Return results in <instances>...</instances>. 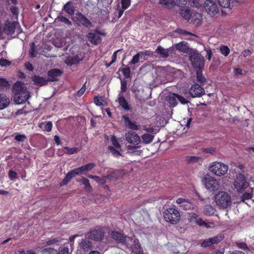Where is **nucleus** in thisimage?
Masks as SVG:
<instances>
[{"instance_id": "423d86ee", "label": "nucleus", "mask_w": 254, "mask_h": 254, "mask_svg": "<svg viewBox=\"0 0 254 254\" xmlns=\"http://www.w3.org/2000/svg\"><path fill=\"white\" fill-rule=\"evenodd\" d=\"M228 166L224 163L215 162L209 167V170L215 175L222 176L225 175L228 171Z\"/></svg>"}, {"instance_id": "f257e3e1", "label": "nucleus", "mask_w": 254, "mask_h": 254, "mask_svg": "<svg viewBox=\"0 0 254 254\" xmlns=\"http://www.w3.org/2000/svg\"><path fill=\"white\" fill-rule=\"evenodd\" d=\"M215 201L220 207L226 209L231 206L232 200L230 195L226 192L221 191L215 196Z\"/></svg>"}, {"instance_id": "bf43d9fd", "label": "nucleus", "mask_w": 254, "mask_h": 254, "mask_svg": "<svg viewBox=\"0 0 254 254\" xmlns=\"http://www.w3.org/2000/svg\"><path fill=\"white\" fill-rule=\"evenodd\" d=\"M11 64V62L6 59L3 58L0 59V65L2 66H9Z\"/></svg>"}, {"instance_id": "a211bd4d", "label": "nucleus", "mask_w": 254, "mask_h": 254, "mask_svg": "<svg viewBox=\"0 0 254 254\" xmlns=\"http://www.w3.org/2000/svg\"><path fill=\"white\" fill-rule=\"evenodd\" d=\"M86 239H82L79 243L80 250L85 253L89 252L93 248L92 243Z\"/></svg>"}, {"instance_id": "0e129e2a", "label": "nucleus", "mask_w": 254, "mask_h": 254, "mask_svg": "<svg viewBox=\"0 0 254 254\" xmlns=\"http://www.w3.org/2000/svg\"><path fill=\"white\" fill-rule=\"evenodd\" d=\"M175 95L177 96V100H179L182 104H186L188 103V101L184 97L177 94H175Z\"/></svg>"}, {"instance_id": "9b49d317", "label": "nucleus", "mask_w": 254, "mask_h": 254, "mask_svg": "<svg viewBox=\"0 0 254 254\" xmlns=\"http://www.w3.org/2000/svg\"><path fill=\"white\" fill-rule=\"evenodd\" d=\"M189 92L192 98L200 97L205 94L204 88L197 83L191 85Z\"/></svg>"}, {"instance_id": "09e8293b", "label": "nucleus", "mask_w": 254, "mask_h": 254, "mask_svg": "<svg viewBox=\"0 0 254 254\" xmlns=\"http://www.w3.org/2000/svg\"><path fill=\"white\" fill-rule=\"evenodd\" d=\"M26 139L27 137L24 134L17 133L14 137V139L20 142H24Z\"/></svg>"}, {"instance_id": "9d476101", "label": "nucleus", "mask_w": 254, "mask_h": 254, "mask_svg": "<svg viewBox=\"0 0 254 254\" xmlns=\"http://www.w3.org/2000/svg\"><path fill=\"white\" fill-rule=\"evenodd\" d=\"M192 66L196 69H202L204 64V59L200 54L194 53L190 56Z\"/></svg>"}, {"instance_id": "4468645a", "label": "nucleus", "mask_w": 254, "mask_h": 254, "mask_svg": "<svg viewBox=\"0 0 254 254\" xmlns=\"http://www.w3.org/2000/svg\"><path fill=\"white\" fill-rule=\"evenodd\" d=\"M111 238L116 241L118 243L124 244L125 246L127 242V239L129 237L125 236L122 233L117 231H112L111 234Z\"/></svg>"}, {"instance_id": "3c124183", "label": "nucleus", "mask_w": 254, "mask_h": 254, "mask_svg": "<svg viewBox=\"0 0 254 254\" xmlns=\"http://www.w3.org/2000/svg\"><path fill=\"white\" fill-rule=\"evenodd\" d=\"M219 5L224 8H228L230 6V0H217Z\"/></svg>"}, {"instance_id": "5701e85b", "label": "nucleus", "mask_w": 254, "mask_h": 254, "mask_svg": "<svg viewBox=\"0 0 254 254\" xmlns=\"http://www.w3.org/2000/svg\"><path fill=\"white\" fill-rule=\"evenodd\" d=\"M32 81L35 85L42 86L48 84V80L42 76L34 75L32 77Z\"/></svg>"}, {"instance_id": "49530a36", "label": "nucleus", "mask_w": 254, "mask_h": 254, "mask_svg": "<svg viewBox=\"0 0 254 254\" xmlns=\"http://www.w3.org/2000/svg\"><path fill=\"white\" fill-rule=\"evenodd\" d=\"M220 52L225 57L228 56L230 53V49L227 46L222 45L220 47Z\"/></svg>"}, {"instance_id": "cd10ccee", "label": "nucleus", "mask_w": 254, "mask_h": 254, "mask_svg": "<svg viewBox=\"0 0 254 254\" xmlns=\"http://www.w3.org/2000/svg\"><path fill=\"white\" fill-rule=\"evenodd\" d=\"M155 52L163 58H167L169 56V51L160 46H158Z\"/></svg>"}, {"instance_id": "dca6fc26", "label": "nucleus", "mask_w": 254, "mask_h": 254, "mask_svg": "<svg viewBox=\"0 0 254 254\" xmlns=\"http://www.w3.org/2000/svg\"><path fill=\"white\" fill-rule=\"evenodd\" d=\"M176 203L180 205L179 207L182 210H190L193 208V204L188 199L179 198L176 200Z\"/></svg>"}, {"instance_id": "4d7b16f0", "label": "nucleus", "mask_w": 254, "mask_h": 254, "mask_svg": "<svg viewBox=\"0 0 254 254\" xmlns=\"http://www.w3.org/2000/svg\"><path fill=\"white\" fill-rule=\"evenodd\" d=\"M104 178L109 180H114L118 178V175L115 172H112L110 174L104 176Z\"/></svg>"}, {"instance_id": "58836bf2", "label": "nucleus", "mask_w": 254, "mask_h": 254, "mask_svg": "<svg viewBox=\"0 0 254 254\" xmlns=\"http://www.w3.org/2000/svg\"><path fill=\"white\" fill-rule=\"evenodd\" d=\"M159 2L164 5L166 7H172L175 5L174 0H159Z\"/></svg>"}, {"instance_id": "603ef678", "label": "nucleus", "mask_w": 254, "mask_h": 254, "mask_svg": "<svg viewBox=\"0 0 254 254\" xmlns=\"http://www.w3.org/2000/svg\"><path fill=\"white\" fill-rule=\"evenodd\" d=\"M252 196H253L252 192H245L242 194V195L241 196L242 201L243 202H244L245 201V200L250 199L252 198Z\"/></svg>"}, {"instance_id": "37998d69", "label": "nucleus", "mask_w": 254, "mask_h": 254, "mask_svg": "<svg viewBox=\"0 0 254 254\" xmlns=\"http://www.w3.org/2000/svg\"><path fill=\"white\" fill-rule=\"evenodd\" d=\"M94 102L96 106H104V100L102 97L96 96L94 98Z\"/></svg>"}, {"instance_id": "412c9836", "label": "nucleus", "mask_w": 254, "mask_h": 254, "mask_svg": "<svg viewBox=\"0 0 254 254\" xmlns=\"http://www.w3.org/2000/svg\"><path fill=\"white\" fill-rule=\"evenodd\" d=\"M122 119L125 122L126 126L129 129L133 130H138L139 129V126L137 125L136 122H132L129 117L125 115L122 117Z\"/></svg>"}, {"instance_id": "0eeeda50", "label": "nucleus", "mask_w": 254, "mask_h": 254, "mask_svg": "<svg viewBox=\"0 0 254 254\" xmlns=\"http://www.w3.org/2000/svg\"><path fill=\"white\" fill-rule=\"evenodd\" d=\"M18 29V33L22 32V29L20 27V24L18 21L5 20L3 28V31L6 35H12L14 33L15 29Z\"/></svg>"}, {"instance_id": "ea45409f", "label": "nucleus", "mask_w": 254, "mask_h": 254, "mask_svg": "<svg viewBox=\"0 0 254 254\" xmlns=\"http://www.w3.org/2000/svg\"><path fill=\"white\" fill-rule=\"evenodd\" d=\"M9 85L8 82L5 79L0 78V91L7 89Z\"/></svg>"}, {"instance_id": "f8f14e48", "label": "nucleus", "mask_w": 254, "mask_h": 254, "mask_svg": "<svg viewBox=\"0 0 254 254\" xmlns=\"http://www.w3.org/2000/svg\"><path fill=\"white\" fill-rule=\"evenodd\" d=\"M204 8L209 15H215L218 12L216 3L211 0H206L204 3Z\"/></svg>"}, {"instance_id": "a19ab883", "label": "nucleus", "mask_w": 254, "mask_h": 254, "mask_svg": "<svg viewBox=\"0 0 254 254\" xmlns=\"http://www.w3.org/2000/svg\"><path fill=\"white\" fill-rule=\"evenodd\" d=\"M82 184H83L85 186V189L86 191L89 192H91L92 191V187L90 185L89 180L87 178L83 177V180L82 182Z\"/></svg>"}, {"instance_id": "e433bc0d", "label": "nucleus", "mask_w": 254, "mask_h": 254, "mask_svg": "<svg viewBox=\"0 0 254 254\" xmlns=\"http://www.w3.org/2000/svg\"><path fill=\"white\" fill-rule=\"evenodd\" d=\"M29 53L30 56L31 58H35L36 56L37 53L36 47L34 42H32L30 43V49L29 50Z\"/></svg>"}, {"instance_id": "2f4dec72", "label": "nucleus", "mask_w": 254, "mask_h": 254, "mask_svg": "<svg viewBox=\"0 0 254 254\" xmlns=\"http://www.w3.org/2000/svg\"><path fill=\"white\" fill-rule=\"evenodd\" d=\"M196 79L197 81L201 84L206 82V79L202 75V69H196Z\"/></svg>"}, {"instance_id": "13d9d810", "label": "nucleus", "mask_w": 254, "mask_h": 254, "mask_svg": "<svg viewBox=\"0 0 254 254\" xmlns=\"http://www.w3.org/2000/svg\"><path fill=\"white\" fill-rule=\"evenodd\" d=\"M211 241L210 238L204 240L201 244L202 247L206 248L212 246Z\"/></svg>"}, {"instance_id": "c03bdc74", "label": "nucleus", "mask_w": 254, "mask_h": 254, "mask_svg": "<svg viewBox=\"0 0 254 254\" xmlns=\"http://www.w3.org/2000/svg\"><path fill=\"white\" fill-rule=\"evenodd\" d=\"M121 79V91L120 93H122L124 94L127 91V81L125 79L120 78Z\"/></svg>"}, {"instance_id": "c756f323", "label": "nucleus", "mask_w": 254, "mask_h": 254, "mask_svg": "<svg viewBox=\"0 0 254 254\" xmlns=\"http://www.w3.org/2000/svg\"><path fill=\"white\" fill-rule=\"evenodd\" d=\"M187 45L188 43L186 42L182 41L176 45V48L181 52L185 53L188 49Z\"/></svg>"}, {"instance_id": "864d4df0", "label": "nucleus", "mask_w": 254, "mask_h": 254, "mask_svg": "<svg viewBox=\"0 0 254 254\" xmlns=\"http://www.w3.org/2000/svg\"><path fill=\"white\" fill-rule=\"evenodd\" d=\"M58 18L60 22L64 23L68 26L71 25V22L66 17L61 16H59Z\"/></svg>"}, {"instance_id": "a18cd8bd", "label": "nucleus", "mask_w": 254, "mask_h": 254, "mask_svg": "<svg viewBox=\"0 0 254 254\" xmlns=\"http://www.w3.org/2000/svg\"><path fill=\"white\" fill-rule=\"evenodd\" d=\"M64 149L65 150V153L69 155L73 154L79 151L78 148L76 147L69 148L65 146L64 147Z\"/></svg>"}, {"instance_id": "e2e57ef3", "label": "nucleus", "mask_w": 254, "mask_h": 254, "mask_svg": "<svg viewBox=\"0 0 254 254\" xmlns=\"http://www.w3.org/2000/svg\"><path fill=\"white\" fill-rule=\"evenodd\" d=\"M53 251H54L53 248H47L43 249L41 251V254H52Z\"/></svg>"}, {"instance_id": "4be33fe9", "label": "nucleus", "mask_w": 254, "mask_h": 254, "mask_svg": "<svg viewBox=\"0 0 254 254\" xmlns=\"http://www.w3.org/2000/svg\"><path fill=\"white\" fill-rule=\"evenodd\" d=\"M118 101L120 105L125 111H128L130 110V105L126 99L124 95L122 93H119L118 94Z\"/></svg>"}, {"instance_id": "a878e982", "label": "nucleus", "mask_w": 254, "mask_h": 254, "mask_svg": "<svg viewBox=\"0 0 254 254\" xmlns=\"http://www.w3.org/2000/svg\"><path fill=\"white\" fill-rule=\"evenodd\" d=\"M95 166V164L94 163H90L85 165L77 168V171L79 172L80 175H82L85 172L90 171L92 170Z\"/></svg>"}, {"instance_id": "f3484780", "label": "nucleus", "mask_w": 254, "mask_h": 254, "mask_svg": "<svg viewBox=\"0 0 254 254\" xmlns=\"http://www.w3.org/2000/svg\"><path fill=\"white\" fill-rule=\"evenodd\" d=\"M77 20L79 23L85 28L92 27L93 24L92 22L82 13L80 12H77L76 13Z\"/></svg>"}, {"instance_id": "de8ad7c7", "label": "nucleus", "mask_w": 254, "mask_h": 254, "mask_svg": "<svg viewBox=\"0 0 254 254\" xmlns=\"http://www.w3.org/2000/svg\"><path fill=\"white\" fill-rule=\"evenodd\" d=\"M108 149L115 157L118 158L119 156H122L121 153L112 146H109Z\"/></svg>"}, {"instance_id": "7ed1b4c3", "label": "nucleus", "mask_w": 254, "mask_h": 254, "mask_svg": "<svg viewBox=\"0 0 254 254\" xmlns=\"http://www.w3.org/2000/svg\"><path fill=\"white\" fill-rule=\"evenodd\" d=\"M125 137L126 140L131 144L127 146L128 150H131L140 147L139 144L140 142V138L136 133L129 131L126 133Z\"/></svg>"}, {"instance_id": "39448f33", "label": "nucleus", "mask_w": 254, "mask_h": 254, "mask_svg": "<svg viewBox=\"0 0 254 254\" xmlns=\"http://www.w3.org/2000/svg\"><path fill=\"white\" fill-rule=\"evenodd\" d=\"M125 246L134 254L140 253L141 251V247L139 241L134 235L127 239Z\"/></svg>"}, {"instance_id": "20e7f679", "label": "nucleus", "mask_w": 254, "mask_h": 254, "mask_svg": "<svg viewBox=\"0 0 254 254\" xmlns=\"http://www.w3.org/2000/svg\"><path fill=\"white\" fill-rule=\"evenodd\" d=\"M234 186L237 191L241 193L249 186V183L247 182L245 176L242 173H239L235 179Z\"/></svg>"}, {"instance_id": "c9c22d12", "label": "nucleus", "mask_w": 254, "mask_h": 254, "mask_svg": "<svg viewBox=\"0 0 254 254\" xmlns=\"http://www.w3.org/2000/svg\"><path fill=\"white\" fill-rule=\"evenodd\" d=\"M168 102L169 103L170 105L172 107H175L176 106L178 103H177V96L175 95V94H173L172 96H170L168 97L167 99Z\"/></svg>"}, {"instance_id": "6ab92c4d", "label": "nucleus", "mask_w": 254, "mask_h": 254, "mask_svg": "<svg viewBox=\"0 0 254 254\" xmlns=\"http://www.w3.org/2000/svg\"><path fill=\"white\" fill-rule=\"evenodd\" d=\"M29 98V92L26 90L24 92L15 95L14 99L17 104H22L25 103Z\"/></svg>"}, {"instance_id": "bb28decb", "label": "nucleus", "mask_w": 254, "mask_h": 254, "mask_svg": "<svg viewBox=\"0 0 254 254\" xmlns=\"http://www.w3.org/2000/svg\"><path fill=\"white\" fill-rule=\"evenodd\" d=\"M39 127L44 131L50 132L52 130L53 124L52 122L50 121L48 122H41L39 124Z\"/></svg>"}, {"instance_id": "c85d7f7f", "label": "nucleus", "mask_w": 254, "mask_h": 254, "mask_svg": "<svg viewBox=\"0 0 254 254\" xmlns=\"http://www.w3.org/2000/svg\"><path fill=\"white\" fill-rule=\"evenodd\" d=\"M142 142L145 144H149L152 142L154 136L149 133H144L141 136Z\"/></svg>"}, {"instance_id": "79ce46f5", "label": "nucleus", "mask_w": 254, "mask_h": 254, "mask_svg": "<svg viewBox=\"0 0 254 254\" xmlns=\"http://www.w3.org/2000/svg\"><path fill=\"white\" fill-rule=\"evenodd\" d=\"M120 70L122 71L123 74L126 78H128L130 77L131 70L129 67L127 66L125 67L121 68Z\"/></svg>"}, {"instance_id": "69168bd1", "label": "nucleus", "mask_w": 254, "mask_h": 254, "mask_svg": "<svg viewBox=\"0 0 254 254\" xmlns=\"http://www.w3.org/2000/svg\"><path fill=\"white\" fill-rule=\"evenodd\" d=\"M97 178L96 179L95 181L97 183H99L101 185H104L106 184V178L103 176L102 178H100V177L97 176Z\"/></svg>"}, {"instance_id": "473e14b6", "label": "nucleus", "mask_w": 254, "mask_h": 254, "mask_svg": "<svg viewBox=\"0 0 254 254\" xmlns=\"http://www.w3.org/2000/svg\"><path fill=\"white\" fill-rule=\"evenodd\" d=\"M224 238V235L221 234H219L213 237L210 238L212 245L214 244H218L219 243L221 242Z\"/></svg>"}, {"instance_id": "8fccbe9b", "label": "nucleus", "mask_w": 254, "mask_h": 254, "mask_svg": "<svg viewBox=\"0 0 254 254\" xmlns=\"http://www.w3.org/2000/svg\"><path fill=\"white\" fill-rule=\"evenodd\" d=\"M111 141L114 148L117 149H120L121 148V146L119 143L115 135L112 136Z\"/></svg>"}, {"instance_id": "6e6552de", "label": "nucleus", "mask_w": 254, "mask_h": 254, "mask_svg": "<svg viewBox=\"0 0 254 254\" xmlns=\"http://www.w3.org/2000/svg\"><path fill=\"white\" fill-rule=\"evenodd\" d=\"M202 182L206 189L210 191H215L218 189L219 183L215 178L207 174L202 179Z\"/></svg>"}, {"instance_id": "f03ea898", "label": "nucleus", "mask_w": 254, "mask_h": 254, "mask_svg": "<svg viewBox=\"0 0 254 254\" xmlns=\"http://www.w3.org/2000/svg\"><path fill=\"white\" fill-rule=\"evenodd\" d=\"M165 220L172 224L178 223L180 220L179 211L175 208H169L163 213Z\"/></svg>"}, {"instance_id": "1a4fd4ad", "label": "nucleus", "mask_w": 254, "mask_h": 254, "mask_svg": "<svg viewBox=\"0 0 254 254\" xmlns=\"http://www.w3.org/2000/svg\"><path fill=\"white\" fill-rule=\"evenodd\" d=\"M104 236V232L103 228L100 227H96L94 229L85 234V238L95 241L102 240Z\"/></svg>"}, {"instance_id": "338daca9", "label": "nucleus", "mask_w": 254, "mask_h": 254, "mask_svg": "<svg viewBox=\"0 0 254 254\" xmlns=\"http://www.w3.org/2000/svg\"><path fill=\"white\" fill-rule=\"evenodd\" d=\"M139 60V57H138V55H135L131 61L129 62L130 64H135L138 63Z\"/></svg>"}, {"instance_id": "4c0bfd02", "label": "nucleus", "mask_w": 254, "mask_h": 254, "mask_svg": "<svg viewBox=\"0 0 254 254\" xmlns=\"http://www.w3.org/2000/svg\"><path fill=\"white\" fill-rule=\"evenodd\" d=\"M215 209L211 205L206 206L204 210V214L207 216H211L214 214Z\"/></svg>"}, {"instance_id": "5fc2aeb1", "label": "nucleus", "mask_w": 254, "mask_h": 254, "mask_svg": "<svg viewBox=\"0 0 254 254\" xmlns=\"http://www.w3.org/2000/svg\"><path fill=\"white\" fill-rule=\"evenodd\" d=\"M236 246L241 249L244 250H248L249 248L247 245V244L245 242H236Z\"/></svg>"}, {"instance_id": "2eb2a0df", "label": "nucleus", "mask_w": 254, "mask_h": 254, "mask_svg": "<svg viewBox=\"0 0 254 254\" xmlns=\"http://www.w3.org/2000/svg\"><path fill=\"white\" fill-rule=\"evenodd\" d=\"M77 168L70 170L66 175L63 181L60 183V186L63 187L66 185L71 180L74 178L76 175H80Z\"/></svg>"}, {"instance_id": "6e6d98bb", "label": "nucleus", "mask_w": 254, "mask_h": 254, "mask_svg": "<svg viewBox=\"0 0 254 254\" xmlns=\"http://www.w3.org/2000/svg\"><path fill=\"white\" fill-rule=\"evenodd\" d=\"M130 0H121L122 8L123 9H127L130 5Z\"/></svg>"}, {"instance_id": "f704fd0d", "label": "nucleus", "mask_w": 254, "mask_h": 254, "mask_svg": "<svg viewBox=\"0 0 254 254\" xmlns=\"http://www.w3.org/2000/svg\"><path fill=\"white\" fill-rule=\"evenodd\" d=\"M180 14L184 19L188 20L191 17V13L190 10L188 9H183L180 12Z\"/></svg>"}, {"instance_id": "b1692460", "label": "nucleus", "mask_w": 254, "mask_h": 254, "mask_svg": "<svg viewBox=\"0 0 254 254\" xmlns=\"http://www.w3.org/2000/svg\"><path fill=\"white\" fill-rule=\"evenodd\" d=\"M26 91L23 86V83L21 81H16L13 86V92L15 95Z\"/></svg>"}, {"instance_id": "393cba45", "label": "nucleus", "mask_w": 254, "mask_h": 254, "mask_svg": "<svg viewBox=\"0 0 254 254\" xmlns=\"http://www.w3.org/2000/svg\"><path fill=\"white\" fill-rule=\"evenodd\" d=\"M10 101L6 95L0 93V110L6 108L9 104Z\"/></svg>"}, {"instance_id": "aec40b11", "label": "nucleus", "mask_w": 254, "mask_h": 254, "mask_svg": "<svg viewBox=\"0 0 254 254\" xmlns=\"http://www.w3.org/2000/svg\"><path fill=\"white\" fill-rule=\"evenodd\" d=\"M97 33L90 32L88 34L87 37L89 41L94 45H98L101 42L102 38L98 34L99 31H96Z\"/></svg>"}, {"instance_id": "774afa93", "label": "nucleus", "mask_w": 254, "mask_h": 254, "mask_svg": "<svg viewBox=\"0 0 254 254\" xmlns=\"http://www.w3.org/2000/svg\"><path fill=\"white\" fill-rule=\"evenodd\" d=\"M60 242V239L58 238H54L51 240H49L46 242V245L48 246H50L54 245L58 242Z\"/></svg>"}, {"instance_id": "72a5a7b5", "label": "nucleus", "mask_w": 254, "mask_h": 254, "mask_svg": "<svg viewBox=\"0 0 254 254\" xmlns=\"http://www.w3.org/2000/svg\"><path fill=\"white\" fill-rule=\"evenodd\" d=\"M201 158L197 156H188L186 157V160L188 163H194L198 162Z\"/></svg>"}, {"instance_id": "7c9ffc66", "label": "nucleus", "mask_w": 254, "mask_h": 254, "mask_svg": "<svg viewBox=\"0 0 254 254\" xmlns=\"http://www.w3.org/2000/svg\"><path fill=\"white\" fill-rule=\"evenodd\" d=\"M64 9L66 13L70 15H72L74 13L75 9L74 7L71 5L70 1L67 2L64 6Z\"/></svg>"}, {"instance_id": "680f3d73", "label": "nucleus", "mask_w": 254, "mask_h": 254, "mask_svg": "<svg viewBox=\"0 0 254 254\" xmlns=\"http://www.w3.org/2000/svg\"><path fill=\"white\" fill-rule=\"evenodd\" d=\"M8 175L9 179L11 181H13L17 178L16 172L12 170L9 171Z\"/></svg>"}, {"instance_id": "052dcab7", "label": "nucleus", "mask_w": 254, "mask_h": 254, "mask_svg": "<svg viewBox=\"0 0 254 254\" xmlns=\"http://www.w3.org/2000/svg\"><path fill=\"white\" fill-rule=\"evenodd\" d=\"M199 217L196 213H193L190 214L189 219L191 222H194L196 223V221H198Z\"/></svg>"}, {"instance_id": "ddd939ff", "label": "nucleus", "mask_w": 254, "mask_h": 254, "mask_svg": "<svg viewBox=\"0 0 254 254\" xmlns=\"http://www.w3.org/2000/svg\"><path fill=\"white\" fill-rule=\"evenodd\" d=\"M62 70L58 68H53L49 70L47 72L48 82H54L59 80V78L62 76Z\"/></svg>"}]
</instances>
